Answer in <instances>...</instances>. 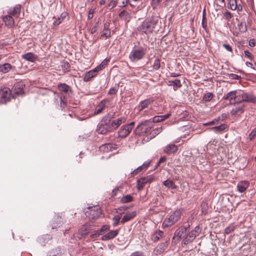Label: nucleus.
<instances>
[{
	"label": "nucleus",
	"mask_w": 256,
	"mask_h": 256,
	"mask_svg": "<svg viewBox=\"0 0 256 256\" xmlns=\"http://www.w3.org/2000/svg\"><path fill=\"white\" fill-rule=\"evenodd\" d=\"M157 24V20L153 17L146 18L138 28V30L142 34H146L152 32Z\"/></svg>",
	"instance_id": "1"
},
{
	"label": "nucleus",
	"mask_w": 256,
	"mask_h": 256,
	"mask_svg": "<svg viewBox=\"0 0 256 256\" xmlns=\"http://www.w3.org/2000/svg\"><path fill=\"white\" fill-rule=\"evenodd\" d=\"M182 211L180 209H177L172 213L168 218H164L162 224V228H169L177 222L180 218Z\"/></svg>",
	"instance_id": "2"
},
{
	"label": "nucleus",
	"mask_w": 256,
	"mask_h": 256,
	"mask_svg": "<svg viewBox=\"0 0 256 256\" xmlns=\"http://www.w3.org/2000/svg\"><path fill=\"white\" fill-rule=\"evenodd\" d=\"M146 53V48L142 46H134L129 55V58L132 62H136L144 58Z\"/></svg>",
	"instance_id": "3"
},
{
	"label": "nucleus",
	"mask_w": 256,
	"mask_h": 256,
	"mask_svg": "<svg viewBox=\"0 0 256 256\" xmlns=\"http://www.w3.org/2000/svg\"><path fill=\"white\" fill-rule=\"evenodd\" d=\"M84 212L86 216H90L92 219H96L100 216L102 210L98 206H94L88 208Z\"/></svg>",
	"instance_id": "4"
},
{
	"label": "nucleus",
	"mask_w": 256,
	"mask_h": 256,
	"mask_svg": "<svg viewBox=\"0 0 256 256\" xmlns=\"http://www.w3.org/2000/svg\"><path fill=\"white\" fill-rule=\"evenodd\" d=\"M200 228L196 226L194 230H191L184 238L182 242L184 244L186 245L190 242H192L196 238V236L199 234Z\"/></svg>",
	"instance_id": "5"
},
{
	"label": "nucleus",
	"mask_w": 256,
	"mask_h": 256,
	"mask_svg": "<svg viewBox=\"0 0 256 256\" xmlns=\"http://www.w3.org/2000/svg\"><path fill=\"white\" fill-rule=\"evenodd\" d=\"M11 97V91L8 88L0 90V103L6 104L9 102Z\"/></svg>",
	"instance_id": "6"
},
{
	"label": "nucleus",
	"mask_w": 256,
	"mask_h": 256,
	"mask_svg": "<svg viewBox=\"0 0 256 256\" xmlns=\"http://www.w3.org/2000/svg\"><path fill=\"white\" fill-rule=\"evenodd\" d=\"M256 102V98L252 93L242 92L239 94L238 96V102Z\"/></svg>",
	"instance_id": "7"
},
{
	"label": "nucleus",
	"mask_w": 256,
	"mask_h": 256,
	"mask_svg": "<svg viewBox=\"0 0 256 256\" xmlns=\"http://www.w3.org/2000/svg\"><path fill=\"white\" fill-rule=\"evenodd\" d=\"M154 180V176L152 175H150L138 179L136 182L138 190H142L146 184L150 183Z\"/></svg>",
	"instance_id": "8"
},
{
	"label": "nucleus",
	"mask_w": 256,
	"mask_h": 256,
	"mask_svg": "<svg viewBox=\"0 0 256 256\" xmlns=\"http://www.w3.org/2000/svg\"><path fill=\"white\" fill-rule=\"evenodd\" d=\"M93 229V225L90 223H86L80 228L78 230V234L80 235L78 236L79 238H82L83 236L87 235Z\"/></svg>",
	"instance_id": "9"
},
{
	"label": "nucleus",
	"mask_w": 256,
	"mask_h": 256,
	"mask_svg": "<svg viewBox=\"0 0 256 256\" xmlns=\"http://www.w3.org/2000/svg\"><path fill=\"white\" fill-rule=\"evenodd\" d=\"M238 94L236 90H233L228 92L226 95L224 96L223 99L224 100H228L230 104H234L238 102Z\"/></svg>",
	"instance_id": "10"
},
{
	"label": "nucleus",
	"mask_w": 256,
	"mask_h": 256,
	"mask_svg": "<svg viewBox=\"0 0 256 256\" xmlns=\"http://www.w3.org/2000/svg\"><path fill=\"white\" fill-rule=\"evenodd\" d=\"M118 148L117 145L114 144L108 143L102 144L100 146V150L104 152H111Z\"/></svg>",
	"instance_id": "11"
},
{
	"label": "nucleus",
	"mask_w": 256,
	"mask_h": 256,
	"mask_svg": "<svg viewBox=\"0 0 256 256\" xmlns=\"http://www.w3.org/2000/svg\"><path fill=\"white\" fill-rule=\"evenodd\" d=\"M118 232L119 230H110L107 234L102 236L101 240L106 241L113 239L118 234Z\"/></svg>",
	"instance_id": "12"
},
{
	"label": "nucleus",
	"mask_w": 256,
	"mask_h": 256,
	"mask_svg": "<svg viewBox=\"0 0 256 256\" xmlns=\"http://www.w3.org/2000/svg\"><path fill=\"white\" fill-rule=\"evenodd\" d=\"M110 22H106L104 24V29L102 34L100 36V39H102L104 36L106 38L111 36V31L110 28Z\"/></svg>",
	"instance_id": "13"
},
{
	"label": "nucleus",
	"mask_w": 256,
	"mask_h": 256,
	"mask_svg": "<svg viewBox=\"0 0 256 256\" xmlns=\"http://www.w3.org/2000/svg\"><path fill=\"white\" fill-rule=\"evenodd\" d=\"M64 223V221L61 216L56 215L53 218L52 222L51 224V227L52 229L56 228L61 226Z\"/></svg>",
	"instance_id": "14"
},
{
	"label": "nucleus",
	"mask_w": 256,
	"mask_h": 256,
	"mask_svg": "<svg viewBox=\"0 0 256 256\" xmlns=\"http://www.w3.org/2000/svg\"><path fill=\"white\" fill-rule=\"evenodd\" d=\"M168 244L167 242H162L158 244L154 248V252L156 255H160L162 254L168 247Z\"/></svg>",
	"instance_id": "15"
},
{
	"label": "nucleus",
	"mask_w": 256,
	"mask_h": 256,
	"mask_svg": "<svg viewBox=\"0 0 256 256\" xmlns=\"http://www.w3.org/2000/svg\"><path fill=\"white\" fill-rule=\"evenodd\" d=\"M21 11V6L20 4L16 5L13 8V10L10 9L8 13L10 14L12 16H14L16 18H18L20 13Z\"/></svg>",
	"instance_id": "16"
},
{
	"label": "nucleus",
	"mask_w": 256,
	"mask_h": 256,
	"mask_svg": "<svg viewBox=\"0 0 256 256\" xmlns=\"http://www.w3.org/2000/svg\"><path fill=\"white\" fill-rule=\"evenodd\" d=\"M2 19L6 26L12 28L14 25V19L10 14H8V15L3 16Z\"/></svg>",
	"instance_id": "17"
},
{
	"label": "nucleus",
	"mask_w": 256,
	"mask_h": 256,
	"mask_svg": "<svg viewBox=\"0 0 256 256\" xmlns=\"http://www.w3.org/2000/svg\"><path fill=\"white\" fill-rule=\"evenodd\" d=\"M250 183L248 181L244 180L238 182L237 184V189L240 192H243L249 186Z\"/></svg>",
	"instance_id": "18"
},
{
	"label": "nucleus",
	"mask_w": 256,
	"mask_h": 256,
	"mask_svg": "<svg viewBox=\"0 0 256 256\" xmlns=\"http://www.w3.org/2000/svg\"><path fill=\"white\" fill-rule=\"evenodd\" d=\"M97 72L94 68L86 72L84 76V81L86 82H89L92 78L96 76Z\"/></svg>",
	"instance_id": "19"
},
{
	"label": "nucleus",
	"mask_w": 256,
	"mask_h": 256,
	"mask_svg": "<svg viewBox=\"0 0 256 256\" xmlns=\"http://www.w3.org/2000/svg\"><path fill=\"white\" fill-rule=\"evenodd\" d=\"M108 100H103L100 102L97 105L95 110L94 114H98L102 112L106 108V103Z\"/></svg>",
	"instance_id": "20"
},
{
	"label": "nucleus",
	"mask_w": 256,
	"mask_h": 256,
	"mask_svg": "<svg viewBox=\"0 0 256 256\" xmlns=\"http://www.w3.org/2000/svg\"><path fill=\"white\" fill-rule=\"evenodd\" d=\"M153 100L150 98H148L142 101L138 106V109L139 112L142 110L148 107V106L152 103Z\"/></svg>",
	"instance_id": "21"
},
{
	"label": "nucleus",
	"mask_w": 256,
	"mask_h": 256,
	"mask_svg": "<svg viewBox=\"0 0 256 256\" xmlns=\"http://www.w3.org/2000/svg\"><path fill=\"white\" fill-rule=\"evenodd\" d=\"M136 211H133L127 213L126 215L124 216L121 220L120 222L122 224H124L126 222L134 218L136 216Z\"/></svg>",
	"instance_id": "22"
},
{
	"label": "nucleus",
	"mask_w": 256,
	"mask_h": 256,
	"mask_svg": "<svg viewBox=\"0 0 256 256\" xmlns=\"http://www.w3.org/2000/svg\"><path fill=\"white\" fill-rule=\"evenodd\" d=\"M186 228L185 227H180L175 232V236L178 238L179 239H181L182 238L186 236Z\"/></svg>",
	"instance_id": "23"
},
{
	"label": "nucleus",
	"mask_w": 256,
	"mask_h": 256,
	"mask_svg": "<svg viewBox=\"0 0 256 256\" xmlns=\"http://www.w3.org/2000/svg\"><path fill=\"white\" fill-rule=\"evenodd\" d=\"M22 58L30 62H35L38 56L32 52H28L22 56Z\"/></svg>",
	"instance_id": "24"
},
{
	"label": "nucleus",
	"mask_w": 256,
	"mask_h": 256,
	"mask_svg": "<svg viewBox=\"0 0 256 256\" xmlns=\"http://www.w3.org/2000/svg\"><path fill=\"white\" fill-rule=\"evenodd\" d=\"M178 150V147L174 144H170L164 148V151L168 154L175 153Z\"/></svg>",
	"instance_id": "25"
},
{
	"label": "nucleus",
	"mask_w": 256,
	"mask_h": 256,
	"mask_svg": "<svg viewBox=\"0 0 256 256\" xmlns=\"http://www.w3.org/2000/svg\"><path fill=\"white\" fill-rule=\"evenodd\" d=\"M12 68V66L9 63L0 64V72L3 73L9 72Z\"/></svg>",
	"instance_id": "26"
},
{
	"label": "nucleus",
	"mask_w": 256,
	"mask_h": 256,
	"mask_svg": "<svg viewBox=\"0 0 256 256\" xmlns=\"http://www.w3.org/2000/svg\"><path fill=\"white\" fill-rule=\"evenodd\" d=\"M58 90L64 93H68L69 91H71L70 87L66 84H60L58 86Z\"/></svg>",
	"instance_id": "27"
},
{
	"label": "nucleus",
	"mask_w": 256,
	"mask_h": 256,
	"mask_svg": "<svg viewBox=\"0 0 256 256\" xmlns=\"http://www.w3.org/2000/svg\"><path fill=\"white\" fill-rule=\"evenodd\" d=\"M168 85L172 86L174 90H176L178 88H180L182 86L180 83V80L178 79H176L174 80H168Z\"/></svg>",
	"instance_id": "28"
},
{
	"label": "nucleus",
	"mask_w": 256,
	"mask_h": 256,
	"mask_svg": "<svg viewBox=\"0 0 256 256\" xmlns=\"http://www.w3.org/2000/svg\"><path fill=\"white\" fill-rule=\"evenodd\" d=\"M68 16V13L66 12H62L60 16L58 17L57 18H56V20H54L53 24L54 26H58L60 24L62 23V22L63 21V20L66 18Z\"/></svg>",
	"instance_id": "29"
},
{
	"label": "nucleus",
	"mask_w": 256,
	"mask_h": 256,
	"mask_svg": "<svg viewBox=\"0 0 256 256\" xmlns=\"http://www.w3.org/2000/svg\"><path fill=\"white\" fill-rule=\"evenodd\" d=\"M243 112V108L242 106H236L233 108L230 112V114L233 116L240 115Z\"/></svg>",
	"instance_id": "30"
},
{
	"label": "nucleus",
	"mask_w": 256,
	"mask_h": 256,
	"mask_svg": "<svg viewBox=\"0 0 256 256\" xmlns=\"http://www.w3.org/2000/svg\"><path fill=\"white\" fill-rule=\"evenodd\" d=\"M164 232L162 231L158 230L153 234L152 235V240L154 242L158 241L160 238L163 236Z\"/></svg>",
	"instance_id": "31"
},
{
	"label": "nucleus",
	"mask_w": 256,
	"mask_h": 256,
	"mask_svg": "<svg viewBox=\"0 0 256 256\" xmlns=\"http://www.w3.org/2000/svg\"><path fill=\"white\" fill-rule=\"evenodd\" d=\"M126 119L124 118H118L116 120H113L111 124L112 126H116L118 128L122 124L124 123L125 122Z\"/></svg>",
	"instance_id": "32"
},
{
	"label": "nucleus",
	"mask_w": 256,
	"mask_h": 256,
	"mask_svg": "<svg viewBox=\"0 0 256 256\" xmlns=\"http://www.w3.org/2000/svg\"><path fill=\"white\" fill-rule=\"evenodd\" d=\"M119 16L124 20H130L131 18V16L130 13H128L126 10H122L119 14Z\"/></svg>",
	"instance_id": "33"
},
{
	"label": "nucleus",
	"mask_w": 256,
	"mask_h": 256,
	"mask_svg": "<svg viewBox=\"0 0 256 256\" xmlns=\"http://www.w3.org/2000/svg\"><path fill=\"white\" fill-rule=\"evenodd\" d=\"M132 129H120L118 132V134L120 137L125 138L130 132Z\"/></svg>",
	"instance_id": "34"
},
{
	"label": "nucleus",
	"mask_w": 256,
	"mask_h": 256,
	"mask_svg": "<svg viewBox=\"0 0 256 256\" xmlns=\"http://www.w3.org/2000/svg\"><path fill=\"white\" fill-rule=\"evenodd\" d=\"M163 184L168 188L172 189H175L176 188V185L174 184V182L172 180H166L163 182Z\"/></svg>",
	"instance_id": "35"
},
{
	"label": "nucleus",
	"mask_w": 256,
	"mask_h": 256,
	"mask_svg": "<svg viewBox=\"0 0 256 256\" xmlns=\"http://www.w3.org/2000/svg\"><path fill=\"white\" fill-rule=\"evenodd\" d=\"M21 86H20V84H16L14 86V94L16 95H19L22 94L24 93L22 85H21Z\"/></svg>",
	"instance_id": "36"
},
{
	"label": "nucleus",
	"mask_w": 256,
	"mask_h": 256,
	"mask_svg": "<svg viewBox=\"0 0 256 256\" xmlns=\"http://www.w3.org/2000/svg\"><path fill=\"white\" fill-rule=\"evenodd\" d=\"M133 200L132 196L130 194L124 196L121 198L120 202L122 203L125 204L132 202Z\"/></svg>",
	"instance_id": "37"
},
{
	"label": "nucleus",
	"mask_w": 256,
	"mask_h": 256,
	"mask_svg": "<svg viewBox=\"0 0 256 256\" xmlns=\"http://www.w3.org/2000/svg\"><path fill=\"white\" fill-rule=\"evenodd\" d=\"M236 225L234 224H230L224 230V233L226 234H230L236 228Z\"/></svg>",
	"instance_id": "38"
},
{
	"label": "nucleus",
	"mask_w": 256,
	"mask_h": 256,
	"mask_svg": "<svg viewBox=\"0 0 256 256\" xmlns=\"http://www.w3.org/2000/svg\"><path fill=\"white\" fill-rule=\"evenodd\" d=\"M150 129H134V132L136 135L142 136L148 132Z\"/></svg>",
	"instance_id": "39"
},
{
	"label": "nucleus",
	"mask_w": 256,
	"mask_h": 256,
	"mask_svg": "<svg viewBox=\"0 0 256 256\" xmlns=\"http://www.w3.org/2000/svg\"><path fill=\"white\" fill-rule=\"evenodd\" d=\"M110 228V226L108 224L103 225L102 228L98 230L101 235H104L106 231H108Z\"/></svg>",
	"instance_id": "40"
},
{
	"label": "nucleus",
	"mask_w": 256,
	"mask_h": 256,
	"mask_svg": "<svg viewBox=\"0 0 256 256\" xmlns=\"http://www.w3.org/2000/svg\"><path fill=\"white\" fill-rule=\"evenodd\" d=\"M120 218L121 216L120 215H116L113 217L112 220L114 226H116L119 224Z\"/></svg>",
	"instance_id": "41"
},
{
	"label": "nucleus",
	"mask_w": 256,
	"mask_h": 256,
	"mask_svg": "<svg viewBox=\"0 0 256 256\" xmlns=\"http://www.w3.org/2000/svg\"><path fill=\"white\" fill-rule=\"evenodd\" d=\"M213 96L212 92H206L203 96V100L206 102H209L212 98Z\"/></svg>",
	"instance_id": "42"
},
{
	"label": "nucleus",
	"mask_w": 256,
	"mask_h": 256,
	"mask_svg": "<svg viewBox=\"0 0 256 256\" xmlns=\"http://www.w3.org/2000/svg\"><path fill=\"white\" fill-rule=\"evenodd\" d=\"M230 8L232 10H235L237 8L236 0H228Z\"/></svg>",
	"instance_id": "43"
},
{
	"label": "nucleus",
	"mask_w": 256,
	"mask_h": 256,
	"mask_svg": "<svg viewBox=\"0 0 256 256\" xmlns=\"http://www.w3.org/2000/svg\"><path fill=\"white\" fill-rule=\"evenodd\" d=\"M160 60L158 58H156L154 60L152 67L153 68L156 70H158L160 68Z\"/></svg>",
	"instance_id": "44"
},
{
	"label": "nucleus",
	"mask_w": 256,
	"mask_h": 256,
	"mask_svg": "<svg viewBox=\"0 0 256 256\" xmlns=\"http://www.w3.org/2000/svg\"><path fill=\"white\" fill-rule=\"evenodd\" d=\"M60 107L62 108H64L66 106V102L65 100L64 96H60Z\"/></svg>",
	"instance_id": "45"
},
{
	"label": "nucleus",
	"mask_w": 256,
	"mask_h": 256,
	"mask_svg": "<svg viewBox=\"0 0 256 256\" xmlns=\"http://www.w3.org/2000/svg\"><path fill=\"white\" fill-rule=\"evenodd\" d=\"M238 27L239 30L241 32H245L246 30V24H244L242 22H241L238 24Z\"/></svg>",
	"instance_id": "46"
},
{
	"label": "nucleus",
	"mask_w": 256,
	"mask_h": 256,
	"mask_svg": "<svg viewBox=\"0 0 256 256\" xmlns=\"http://www.w3.org/2000/svg\"><path fill=\"white\" fill-rule=\"evenodd\" d=\"M144 170L142 169V166H138V168H136L134 171H132L131 172V174L133 175H136Z\"/></svg>",
	"instance_id": "47"
},
{
	"label": "nucleus",
	"mask_w": 256,
	"mask_h": 256,
	"mask_svg": "<svg viewBox=\"0 0 256 256\" xmlns=\"http://www.w3.org/2000/svg\"><path fill=\"white\" fill-rule=\"evenodd\" d=\"M96 132L98 134H105L108 132H110V129H96Z\"/></svg>",
	"instance_id": "48"
},
{
	"label": "nucleus",
	"mask_w": 256,
	"mask_h": 256,
	"mask_svg": "<svg viewBox=\"0 0 256 256\" xmlns=\"http://www.w3.org/2000/svg\"><path fill=\"white\" fill-rule=\"evenodd\" d=\"M61 66L62 68L65 70H68L70 68V64L68 62H64Z\"/></svg>",
	"instance_id": "49"
},
{
	"label": "nucleus",
	"mask_w": 256,
	"mask_h": 256,
	"mask_svg": "<svg viewBox=\"0 0 256 256\" xmlns=\"http://www.w3.org/2000/svg\"><path fill=\"white\" fill-rule=\"evenodd\" d=\"M100 235H101L100 232L98 230H96L94 231V232L90 234V237L92 239H94Z\"/></svg>",
	"instance_id": "50"
},
{
	"label": "nucleus",
	"mask_w": 256,
	"mask_h": 256,
	"mask_svg": "<svg viewBox=\"0 0 256 256\" xmlns=\"http://www.w3.org/2000/svg\"><path fill=\"white\" fill-rule=\"evenodd\" d=\"M205 12H206V10L204 9L203 12V18H202V26L204 28H206L207 26V24H206V18L204 16Z\"/></svg>",
	"instance_id": "51"
},
{
	"label": "nucleus",
	"mask_w": 256,
	"mask_h": 256,
	"mask_svg": "<svg viewBox=\"0 0 256 256\" xmlns=\"http://www.w3.org/2000/svg\"><path fill=\"white\" fill-rule=\"evenodd\" d=\"M220 118L218 117L217 119H215L214 120H212V121L210 122L203 124V126H209V125H212L215 123L216 122H218L219 120H220Z\"/></svg>",
	"instance_id": "52"
},
{
	"label": "nucleus",
	"mask_w": 256,
	"mask_h": 256,
	"mask_svg": "<svg viewBox=\"0 0 256 256\" xmlns=\"http://www.w3.org/2000/svg\"><path fill=\"white\" fill-rule=\"evenodd\" d=\"M94 12V9L91 8L90 10L88 12V20H90V19L92 18Z\"/></svg>",
	"instance_id": "53"
},
{
	"label": "nucleus",
	"mask_w": 256,
	"mask_h": 256,
	"mask_svg": "<svg viewBox=\"0 0 256 256\" xmlns=\"http://www.w3.org/2000/svg\"><path fill=\"white\" fill-rule=\"evenodd\" d=\"M166 156H162V157H161V158L159 159V160H158V162L157 164H156V166H158L160 164H161V163H162V162H166Z\"/></svg>",
	"instance_id": "54"
},
{
	"label": "nucleus",
	"mask_w": 256,
	"mask_h": 256,
	"mask_svg": "<svg viewBox=\"0 0 256 256\" xmlns=\"http://www.w3.org/2000/svg\"><path fill=\"white\" fill-rule=\"evenodd\" d=\"M116 2L112 0L108 3V7L110 8H112L116 6Z\"/></svg>",
	"instance_id": "55"
},
{
	"label": "nucleus",
	"mask_w": 256,
	"mask_h": 256,
	"mask_svg": "<svg viewBox=\"0 0 256 256\" xmlns=\"http://www.w3.org/2000/svg\"><path fill=\"white\" fill-rule=\"evenodd\" d=\"M222 46L224 48L228 51V52H232V46L228 44H222Z\"/></svg>",
	"instance_id": "56"
},
{
	"label": "nucleus",
	"mask_w": 256,
	"mask_h": 256,
	"mask_svg": "<svg viewBox=\"0 0 256 256\" xmlns=\"http://www.w3.org/2000/svg\"><path fill=\"white\" fill-rule=\"evenodd\" d=\"M150 122H151L150 121H149V120H146L144 122H142L140 124H138L136 126V128H140V127L142 126H147Z\"/></svg>",
	"instance_id": "57"
},
{
	"label": "nucleus",
	"mask_w": 256,
	"mask_h": 256,
	"mask_svg": "<svg viewBox=\"0 0 256 256\" xmlns=\"http://www.w3.org/2000/svg\"><path fill=\"white\" fill-rule=\"evenodd\" d=\"M130 0H122L121 4L120 6L121 7L126 6L129 3Z\"/></svg>",
	"instance_id": "58"
},
{
	"label": "nucleus",
	"mask_w": 256,
	"mask_h": 256,
	"mask_svg": "<svg viewBox=\"0 0 256 256\" xmlns=\"http://www.w3.org/2000/svg\"><path fill=\"white\" fill-rule=\"evenodd\" d=\"M244 53L245 56H246L247 58H248L250 59H252V58H253L252 55L250 52H248V50H244Z\"/></svg>",
	"instance_id": "59"
},
{
	"label": "nucleus",
	"mask_w": 256,
	"mask_h": 256,
	"mask_svg": "<svg viewBox=\"0 0 256 256\" xmlns=\"http://www.w3.org/2000/svg\"><path fill=\"white\" fill-rule=\"evenodd\" d=\"M105 66H104L102 64H100V65L98 66L96 68H94L95 70L98 72L102 70H103Z\"/></svg>",
	"instance_id": "60"
},
{
	"label": "nucleus",
	"mask_w": 256,
	"mask_h": 256,
	"mask_svg": "<svg viewBox=\"0 0 256 256\" xmlns=\"http://www.w3.org/2000/svg\"><path fill=\"white\" fill-rule=\"evenodd\" d=\"M224 16H225V18L227 19V20H229L230 18H232V14H230V12L227 11V12H226L224 13Z\"/></svg>",
	"instance_id": "61"
},
{
	"label": "nucleus",
	"mask_w": 256,
	"mask_h": 256,
	"mask_svg": "<svg viewBox=\"0 0 256 256\" xmlns=\"http://www.w3.org/2000/svg\"><path fill=\"white\" fill-rule=\"evenodd\" d=\"M143 252L140 251H136L131 254L130 256H141Z\"/></svg>",
	"instance_id": "62"
},
{
	"label": "nucleus",
	"mask_w": 256,
	"mask_h": 256,
	"mask_svg": "<svg viewBox=\"0 0 256 256\" xmlns=\"http://www.w3.org/2000/svg\"><path fill=\"white\" fill-rule=\"evenodd\" d=\"M255 136H256V129L253 130L250 134V139L252 140Z\"/></svg>",
	"instance_id": "63"
},
{
	"label": "nucleus",
	"mask_w": 256,
	"mask_h": 256,
	"mask_svg": "<svg viewBox=\"0 0 256 256\" xmlns=\"http://www.w3.org/2000/svg\"><path fill=\"white\" fill-rule=\"evenodd\" d=\"M160 116H154L153 118V120H152L153 122H162V120H160Z\"/></svg>",
	"instance_id": "64"
}]
</instances>
